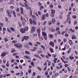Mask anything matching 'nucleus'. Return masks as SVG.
I'll list each match as a JSON object with an SVG mask.
<instances>
[{
	"instance_id": "412c9836",
	"label": "nucleus",
	"mask_w": 78,
	"mask_h": 78,
	"mask_svg": "<svg viewBox=\"0 0 78 78\" xmlns=\"http://www.w3.org/2000/svg\"><path fill=\"white\" fill-rule=\"evenodd\" d=\"M4 40L5 42H8V41H9L8 39V38H7L6 37L5 38Z\"/></svg>"
},
{
	"instance_id": "6e6d98bb",
	"label": "nucleus",
	"mask_w": 78,
	"mask_h": 78,
	"mask_svg": "<svg viewBox=\"0 0 78 78\" xmlns=\"http://www.w3.org/2000/svg\"><path fill=\"white\" fill-rule=\"evenodd\" d=\"M69 11H71V10H72V8L71 7H70L69 8Z\"/></svg>"
},
{
	"instance_id": "603ef678",
	"label": "nucleus",
	"mask_w": 78,
	"mask_h": 78,
	"mask_svg": "<svg viewBox=\"0 0 78 78\" xmlns=\"http://www.w3.org/2000/svg\"><path fill=\"white\" fill-rule=\"evenodd\" d=\"M28 71V72H29V73H31V70L29 69Z\"/></svg>"
},
{
	"instance_id": "a878e982",
	"label": "nucleus",
	"mask_w": 78,
	"mask_h": 78,
	"mask_svg": "<svg viewBox=\"0 0 78 78\" xmlns=\"http://www.w3.org/2000/svg\"><path fill=\"white\" fill-rule=\"evenodd\" d=\"M25 53L26 54H30V52L29 51H25Z\"/></svg>"
},
{
	"instance_id": "69168bd1",
	"label": "nucleus",
	"mask_w": 78,
	"mask_h": 78,
	"mask_svg": "<svg viewBox=\"0 0 78 78\" xmlns=\"http://www.w3.org/2000/svg\"><path fill=\"white\" fill-rule=\"evenodd\" d=\"M36 43L38 45H41V43L39 42H37Z\"/></svg>"
},
{
	"instance_id": "39448f33",
	"label": "nucleus",
	"mask_w": 78,
	"mask_h": 78,
	"mask_svg": "<svg viewBox=\"0 0 78 78\" xmlns=\"http://www.w3.org/2000/svg\"><path fill=\"white\" fill-rule=\"evenodd\" d=\"M67 22H69V21H70V15H67Z\"/></svg>"
},
{
	"instance_id": "0eeeda50",
	"label": "nucleus",
	"mask_w": 78,
	"mask_h": 78,
	"mask_svg": "<svg viewBox=\"0 0 78 78\" xmlns=\"http://www.w3.org/2000/svg\"><path fill=\"white\" fill-rule=\"evenodd\" d=\"M49 45H51V46H52V47H54V43H53V42H50L49 43Z\"/></svg>"
},
{
	"instance_id": "9b49d317",
	"label": "nucleus",
	"mask_w": 78,
	"mask_h": 78,
	"mask_svg": "<svg viewBox=\"0 0 78 78\" xmlns=\"http://www.w3.org/2000/svg\"><path fill=\"white\" fill-rule=\"evenodd\" d=\"M20 9L21 11V13L22 14H23V8L20 7Z\"/></svg>"
},
{
	"instance_id": "423d86ee",
	"label": "nucleus",
	"mask_w": 78,
	"mask_h": 78,
	"mask_svg": "<svg viewBox=\"0 0 78 78\" xmlns=\"http://www.w3.org/2000/svg\"><path fill=\"white\" fill-rule=\"evenodd\" d=\"M24 39H25V40L28 41V40L29 39V37H28V36H24Z\"/></svg>"
},
{
	"instance_id": "4be33fe9",
	"label": "nucleus",
	"mask_w": 78,
	"mask_h": 78,
	"mask_svg": "<svg viewBox=\"0 0 78 78\" xmlns=\"http://www.w3.org/2000/svg\"><path fill=\"white\" fill-rule=\"evenodd\" d=\"M24 47H26V48H27V47H28V45L27 44H24Z\"/></svg>"
},
{
	"instance_id": "f8f14e48",
	"label": "nucleus",
	"mask_w": 78,
	"mask_h": 78,
	"mask_svg": "<svg viewBox=\"0 0 78 78\" xmlns=\"http://www.w3.org/2000/svg\"><path fill=\"white\" fill-rule=\"evenodd\" d=\"M37 31L38 33H41V29L40 28H38Z\"/></svg>"
},
{
	"instance_id": "20e7f679",
	"label": "nucleus",
	"mask_w": 78,
	"mask_h": 78,
	"mask_svg": "<svg viewBox=\"0 0 78 78\" xmlns=\"http://www.w3.org/2000/svg\"><path fill=\"white\" fill-rule=\"evenodd\" d=\"M20 31L21 33H25V30L24 29H21Z\"/></svg>"
},
{
	"instance_id": "f257e3e1",
	"label": "nucleus",
	"mask_w": 78,
	"mask_h": 78,
	"mask_svg": "<svg viewBox=\"0 0 78 78\" xmlns=\"http://www.w3.org/2000/svg\"><path fill=\"white\" fill-rule=\"evenodd\" d=\"M14 45L16 47L18 48H20L22 47V45L18 43V44H14Z\"/></svg>"
},
{
	"instance_id": "bb28decb",
	"label": "nucleus",
	"mask_w": 78,
	"mask_h": 78,
	"mask_svg": "<svg viewBox=\"0 0 78 78\" xmlns=\"http://www.w3.org/2000/svg\"><path fill=\"white\" fill-rule=\"evenodd\" d=\"M7 31H8V32H9L10 33H11V31L9 28H7Z\"/></svg>"
},
{
	"instance_id": "f3484780",
	"label": "nucleus",
	"mask_w": 78,
	"mask_h": 78,
	"mask_svg": "<svg viewBox=\"0 0 78 78\" xmlns=\"http://www.w3.org/2000/svg\"><path fill=\"white\" fill-rule=\"evenodd\" d=\"M69 43L70 45H72L73 43L72 42V40H70L69 41Z\"/></svg>"
},
{
	"instance_id": "6ab92c4d",
	"label": "nucleus",
	"mask_w": 78,
	"mask_h": 78,
	"mask_svg": "<svg viewBox=\"0 0 78 78\" xmlns=\"http://www.w3.org/2000/svg\"><path fill=\"white\" fill-rule=\"evenodd\" d=\"M38 14H39V16H42V13L40 11H38Z\"/></svg>"
},
{
	"instance_id": "a19ab883",
	"label": "nucleus",
	"mask_w": 78,
	"mask_h": 78,
	"mask_svg": "<svg viewBox=\"0 0 78 78\" xmlns=\"http://www.w3.org/2000/svg\"><path fill=\"white\" fill-rule=\"evenodd\" d=\"M76 24H77V22H76V20H75L74 21V25H76Z\"/></svg>"
},
{
	"instance_id": "c03bdc74",
	"label": "nucleus",
	"mask_w": 78,
	"mask_h": 78,
	"mask_svg": "<svg viewBox=\"0 0 78 78\" xmlns=\"http://www.w3.org/2000/svg\"><path fill=\"white\" fill-rule=\"evenodd\" d=\"M51 16L52 17H54V13H51Z\"/></svg>"
},
{
	"instance_id": "ddd939ff",
	"label": "nucleus",
	"mask_w": 78,
	"mask_h": 78,
	"mask_svg": "<svg viewBox=\"0 0 78 78\" xmlns=\"http://www.w3.org/2000/svg\"><path fill=\"white\" fill-rule=\"evenodd\" d=\"M23 19L24 20V21H25V22H27L28 21V18H27L26 17H25L23 18Z\"/></svg>"
},
{
	"instance_id": "864d4df0",
	"label": "nucleus",
	"mask_w": 78,
	"mask_h": 78,
	"mask_svg": "<svg viewBox=\"0 0 78 78\" xmlns=\"http://www.w3.org/2000/svg\"><path fill=\"white\" fill-rule=\"evenodd\" d=\"M7 12L8 14H9V13H10V12L9 11V10H7Z\"/></svg>"
},
{
	"instance_id": "b1692460",
	"label": "nucleus",
	"mask_w": 78,
	"mask_h": 78,
	"mask_svg": "<svg viewBox=\"0 0 78 78\" xmlns=\"http://www.w3.org/2000/svg\"><path fill=\"white\" fill-rule=\"evenodd\" d=\"M41 47L43 48V49H45V46L44 45H41Z\"/></svg>"
},
{
	"instance_id": "ea45409f",
	"label": "nucleus",
	"mask_w": 78,
	"mask_h": 78,
	"mask_svg": "<svg viewBox=\"0 0 78 78\" xmlns=\"http://www.w3.org/2000/svg\"><path fill=\"white\" fill-rule=\"evenodd\" d=\"M6 66L7 67H9V62H7V63L6 65Z\"/></svg>"
},
{
	"instance_id": "bf43d9fd",
	"label": "nucleus",
	"mask_w": 78,
	"mask_h": 78,
	"mask_svg": "<svg viewBox=\"0 0 78 78\" xmlns=\"http://www.w3.org/2000/svg\"><path fill=\"white\" fill-rule=\"evenodd\" d=\"M26 7V9H27L28 10L29 9V7H28V5H27V6Z\"/></svg>"
},
{
	"instance_id": "c9c22d12",
	"label": "nucleus",
	"mask_w": 78,
	"mask_h": 78,
	"mask_svg": "<svg viewBox=\"0 0 78 78\" xmlns=\"http://www.w3.org/2000/svg\"><path fill=\"white\" fill-rule=\"evenodd\" d=\"M73 19H76V16L75 15H73Z\"/></svg>"
},
{
	"instance_id": "e2e57ef3",
	"label": "nucleus",
	"mask_w": 78,
	"mask_h": 78,
	"mask_svg": "<svg viewBox=\"0 0 78 78\" xmlns=\"http://www.w3.org/2000/svg\"><path fill=\"white\" fill-rule=\"evenodd\" d=\"M44 7L43 6H42L40 7V9H43L44 8Z\"/></svg>"
},
{
	"instance_id": "c85d7f7f",
	"label": "nucleus",
	"mask_w": 78,
	"mask_h": 78,
	"mask_svg": "<svg viewBox=\"0 0 78 78\" xmlns=\"http://www.w3.org/2000/svg\"><path fill=\"white\" fill-rule=\"evenodd\" d=\"M46 29V27H45L44 28H42V31H45V30Z\"/></svg>"
},
{
	"instance_id": "8fccbe9b",
	"label": "nucleus",
	"mask_w": 78,
	"mask_h": 78,
	"mask_svg": "<svg viewBox=\"0 0 78 78\" xmlns=\"http://www.w3.org/2000/svg\"><path fill=\"white\" fill-rule=\"evenodd\" d=\"M46 23H47V21H45L44 22V23H43V25H45V24H46Z\"/></svg>"
},
{
	"instance_id": "2f4dec72",
	"label": "nucleus",
	"mask_w": 78,
	"mask_h": 78,
	"mask_svg": "<svg viewBox=\"0 0 78 78\" xmlns=\"http://www.w3.org/2000/svg\"><path fill=\"white\" fill-rule=\"evenodd\" d=\"M50 50L51 52V53H53V49H52V48H50Z\"/></svg>"
},
{
	"instance_id": "9d476101",
	"label": "nucleus",
	"mask_w": 78,
	"mask_h": 78,
	"mask_svg": "<svg viewBox=\"0 0 78 78\" xmlns=\"http://www.w3.org/2000/svg\"><path fill=\"white\" fill-rule=\"evenodd\" d=\"M45 16H46V15L45 14L42 15L41 18L42 20H45Z\"/></svg>"
},
{
	"instance_id": "393cba45",
	"label": "nucleus",
	"mask_w": 78,
	"mask_h": 78,
	"mask_svg": "<svg viewBox=\"0 0 78 78\" xmlns=\"http://www.w3.org/2000/svg\"><path fill=\"white\" fill-rule=\"evenodd\" d=\"M56 74L53 75L52 76V78H56Z\"/></svg>"
},
{
	"instance_id": "7ed1b4c3",
	"label": "nucleus",
	"mask_w": 78,
	"mask_h": 78,
	"mask_svg": "<svg viewBox=\"0 0 78 78\" xmlns=\"http://www.w3.org/2000/svg\"><path fill=\"white\" fill-rule=\"evenodd\" d=\"M36 30V27H32L31 30V33H33Z\"/></svg>"
},
{
	"instance_id": "774afa93",
	"label": "nucleus",
	"mask_w": 78,
	"mask_h": 78,
	"mask_svg": "<svg viewBox=\"0 0 78 78\" xmlns=\"http://www.w3.org/2000/svg\"><path fill=\"white\" fill-rule=\"evenodd\" d=\"M3 62H4V64H5V63H6V61L4 59V60H3Z\"/></svg>"
},
{
	"instance_id": "dca6fc26",
	"label": "nucleus",
	"mask_w": 78,
	"mask_h": 78,
	"mask_svg": "<svg viewBox=\"0 0 78 78\" xmlns=\"http://www.w3.org/2000/svg\"><path fill=\"white\" fill-rule=\"evenodd\" d=\"M48 36H49L50 38H52L53 36L51 34H49Z\"/></svg>"
},
{
	"instance_id": "aec40b11",
	"label": "nucleus",
	"mask_w": 78,
	"mask_h": 78,
	"mask_svg": "<svg viewBox=\"0 0 78 78\" xmlns=\"http://www.w3.org/2000/svg\"><path fill=\"white\" fill-rule=\"evenodd\" d=\"M29 21L30 22V24H32L33 23V21H32V20H31V19H30V20H29Z\"/></svg>"
},
{
	"instance_id": "5fc2aeb1",
	"label": "nucleus",
	"mask_w": 78,
	"mask_h": 78,
	"mask_svg": "<svg viewBox=\"0 0 78 78\" xmlns=\"http://www.w3.org/2000/svg\"><path fill=\"white\" fill-rule=\"evenodd\" d=\"M37 34H33V36L34 37H36V36H37Z\"/></svg>"
},
{
	"instance_id": "3c124183",
	"label": "nucleus",
	"mask_w": 78,
	"mask_h": 78,
	"mask_svg": "<svg viewBox=\"0 0 78 78\" xmlns=\"http://www.w3.org/2000/svg\"><path fill=\"white\" fill-rule=\"evenodd\" d=\"M23 72H22V73H21L20 74V76H23Z\"/></svg>"
},
{
	"instance_id": "37998d69",
	"label": "nucleus",
	"mask_w": 78,
	"mask_h": 78,
	"mask_svg": "<svg viewBox=\"0 0 78 78\" xmlns=\"http://www.w3.org/2000/svg\"><path fill=\"white\" fill-rule=\"evenodd\" d=\"M69 58L70 59H74V58L72 56H70Z\"/></svg>"
},
{
	"instance_id": "680f3d73",
	"label": "nucleus",
	"mask_w": 78,
	"mask_h": 78,
	"mask_svg": "<svg viewBox=\"0 0 78 78\" xmlns=\"http://www.w3.org/2000/svg\"><path fill=\"white\" fill-rule=\"evenodd\" d=\"M44 70H47V66H45L44 69Z\"/></svg>"
},
{
	"instance_id": "1a4fd4ad",
	"label": "nucleus",
	"mask_w": 78,
	"mask_h": 78,
	"mask_svg": "<svg viewBox=\"0 0 78 78\" xmlns=\"http://www.w3.org/2000/svg\"><path fill=\"white\" fill-rule=\"evenodd\" d=\"M32 19H33V20H36V16L35 15H33L32 16Z\"/></svg>"
},
{
	"instance_id": "052dcab7",
	"label": "nucleus",
	"mask_w": 78,
	"mask_h": 78,
	"mask_svg": "<svg viewBox=\"0 0 78 78\" xmlns=\"http://www.w3.org/2000/svg\"><path fill=\"white\" fill-rule=\"evenodd\" d=\"M46 16L47 17H48V16H49L48 13H46Z\"/></svg>"
},
{
	"instance_id": "4468645a",
	"label": "nucleus",
	"mask_w": 78,
	"mask_h": 78,
	"mask_svg": "<svg viewBox=\"0 0 78 78\" xmlns=\"http://www.w3.org/2000/svg\"><path fill=\"white\" fill-rule=\"evenodd\" d=\"M13 14L14 16V17H16V12H15V11L14 10H13L12 11Z\"/></svg>"
},
{
	"instance_id": "49530a36",
	"label": "nucleus",
	"mask_w": 78,
	"mask_h": 78,
	"mask_svg": "<svg viewBox=\"0 0 78 78\" xmlns=\"http://www.w3.org/2000/svg\"><path fill=\"white\" fill-rule=\"evenodd\" d=\"M57 34H61V33L60 32V31L58 30L57 31Z\"/></svg>"
},
{
	"instance_id": "5701e85b",
	"label": "nucleus",
	"mask_w": 78,
	"mask_h": 78,
	"mask_svg": "<svg viewBox=\"0 0 78 78\" xmlns=\"http://www.w3.org/2000/svg\"><path fill=\"white\" fill-rule=\"evenodd\" d=\"M16 10L17 12H19L20 10L19 8H17V9H16Z\"/></svg>"
},
{
	"instance_id": "de8ad7c7",
	"label": "nucleus",
	"mask_w": 78,
	"mask_h": 78,
	"mask_svg": "<svg viewBox=\"0 0 78 78\" xmlns=\"http://www.w3.org/2000/svg\"><path fill=\"white\" fill-rule=\"evenodd\" d=\"M50 7L51 8H53V5H50Z\"/></svg>"
},
{
	"instance_id": "cd10ccee",
	"label": "nucleus",
	"mask_w": 78,
	"mask_h": 78,
	"mask_svg": "<svg viewBox=\"0 0 78 78\" xmlns=\"http://www.w3.org/2000/svg\"><path fill=\"white\" fill-rule=\"evenodd\" d=\"M11 30H12V31H15V29L12 27H11Z\"/></svg>"
},
{
	"instance_id": "6e6552de",
	"label": "nucleus",
	"mask_w": 78,
	"mask_h": 78,
	"mask_svg": "<svg viewBox=\"0 0 78 78\" xmlns=\"http://www.w3.org/2000/svg\"><path fill=\"white\" fill-rule=\"evenodd\" d=\"M2 57H4L6 56V54H5V52H3L1 55Z\"/></svg>"
},
{
	"instance_id": "58836bf2",
	"label": "nucleus",
	"mask_w": 78,
	"mask_h": 78,
	"mask_svg": "<svg viewBox=\"0 0 78 78\" xmlns=\"http://www.w3.org/2000/svg\"><path fill=\"white\" fill-rule=\"evenodd\" d=\"M48 23H49V25H51L52 24L51 22V21H49Z\"/></svg>"
},
{
	"instance_id": "e433bc0d",
	"label": "nucleus",
	"mask_w": 78,
	"mask_h": 78,
	"mask_svg": "<svg viewBox=\"0 0 78 78\" xmlns=\"http://www.w3.org/2000/svg\"><path fill=\"white\" fill-rule=\"evenodd\" d=\"M0 25L1 27H3V23H0Z\"/></svg>"
},
{
	"instance_id": "c756f323",
	"label": "nucleus",
	"mask_w": 78,
	"mask_h": 78,
	"mask_svg": "<svg viewBox=\"0 0 78 78\" xmlns=\"http://www.w3.org/2000/svg\"><path fill=\"white\" fill-rule=\"evenodd\" d=\"M24 5L25 6H26H26H28V4H27V3L26 2H24Z\"/></svg>"
},
{
	"instance_id": "a18cd8bd",
	"label": "nucleus",
	"mask_w": 78,
	"mask_h": 78,
	"mask_svg": "<svg viewBox=\"0 0 78 78\" xmlns=\"http://www.w3.org/2000/svg\"><path fill=\"white\" fill-rule=\"evenodd\" d=\"M38 53L40 54V53H42V51H38Z\"/></svg>"
},
{
	"instance_id": "338daca9",
	"label": "nucleus",
	"mask_w": 78,
	"mask_h": 78,
	"mask_svg": "<svg viewBox=\"0 0 78 78\" xmlns=\"http://www.w3.org/2000/svg\"><path fill=\"white\" fill-rule=\"evenodd\" d=\"M35 75H36V73L34 72L33 73L32 76H35Z\"/></svg>"
},
{
	"instance_id": "7c9ffc66",
	"label": "nucleus",
	"mask_w": 78,
	"mask_h": 78,
	"mask_svg": "<svg viewBox=\"0 0 78 78\" xmlns=\"http://www.w3.org/2000/svg\"><path fill=\"white\" fill-rule=\"evenodd\" d=\"M51 13L52 14H54L55 12V11L54 10H52L51 11Z\"/></svg>"
},
{
	"instance_id": "4c0bfd02",
	"label": "nucleus",
	"mask_w": 78,
	"mask_h": 78,
	"mask_svg": "<svg viewBox=\"0 0 78 78\" xmlns=\"http://www.w3.org/2000/svg\"><path fill=\"white\" fill-rule=\"evenodd\" d=\"M33 23L34 25H36V21H33Z\"/></svg>"
},
{
	"instance_id": "0e129e2a",
	"label": "nucleus",
	"mask_w": 78,
	"mask_h": 78,
	"mask_svg": "<svg viewBox=\"0 0 78 78\" xmlns=\"http://www.w3.org/2000/svg\"><path fill=\"white\" fill-rule=\"evenodd\" d=\"M20 5H21V6H23V7H24V5H23V4L22 3H20Z\"/></svg>"
},
{
	"instance_id": "09e8293b",
	"label": "nucleus",
	"mask_w": 78,
	"mask_h": 78,
	"mask_svg": "<svg viewBox=\"0 0 78 78\" xmlns=\"http://www.w3.org/2000/svg\"><path fill=\"white\" fill-rule=\"evenodd\" d=\"M3 31H5L6 30V28L5 27H4L3 29Z\"/></svg>"
},
{
	"instance_id": "13d9d810",
	"label": "nucleus",
	"mask_w": 78,
	"mask_h": 78,
	"mask_svg": "<svg viewBox=\"0 0 78 78\" xmlns=\"http://www.w3.org/2000/svg\"><path fill=\"white\" fill-rule=\"evenodd\" d=\"M51 65V62H49L48 63V66H50Z\"/></svg>"
},
{
	"instance_id": "a211bd4d",
	"label": "nucleus",
	"mask_w": 78,
	"mask_h": 78,
	"mask_svg": "<svg viewBox=\"0 0 78 78\" xmlns=\"http://www.w3.org/2000/svg\"><path fill=\"white\" fill-rule=\"evenodd\" d=\"M15 51H16V50H15V49L13 48L11 50L12 53H13V52H15Z\"/></svg>"
},
{
	"instance_id": "79ce46f5",
	"label": "nucleus",
	"mask_w": 78,
	"mask_h": 78,
	"mask_svg": "<svg viewBox=\"0 0 78 78\" xmlns=\"http://www.w3.org/2000/svg\"><path fill=\"white\" fill-rule=\"evenodd\" d=\"M56 31H57L58 30H59V28L58 27H57L56 28Z\"/></svg>"
},
{
	"instance_id": "473e14b6",
	"label": "nucleus",
	"mask_w": 78,
	"mask_h": 78,
	"mask_svg": "<svg viewBox=\"0 0 78 78\" xmlns=\"http://www.w3.org/2000/svg\"><path fill=\"white\" fill-rule=\"evenodd\" d=\"M8 16H9L10 17H11V13H9L8 14Z\"/></svg>"
},
{
	"instance_id": "f704fd0d",
	"label": "nucleus",
	"mask_w": 78,
	"mask_h": 78,
	"mask_svg": "<svg viewBox=\"0 0 78 78\" xmlns=\"http://www.w3.org/2000/svg\"><path fill=\"white\" fill-rule=\"evenodd\" d=\"M31 65H32V66H34V62H31Z\"/></svg>"
},
{
	"instance_id": "4d7b16f0",
	"label": "nucleus",
	"mask_w": 78,
	"mask_h": 78,
	"mask_svg": "<svg viewBox=\"0 0 78 78\" xmlns=\"http://www.w3.org/2000/svg\"><path fill=\"white\" fill-rule=\"evenodd\" d=\"M65 36H66V37H68V36H69V34H65Z\"/></svg>"
},
{
	"instance_id": "2eb2a0df",
	"label": "nucleus",
	"mask_w": 78,
	"mask_h": 78,
	"mask_svg": "<svg viewBox=\"0 0 78 78\" xmlns=\"http://www.w3.org/2000/svg\"><path fill=\"white\" fill-rule=\"evenodd\" d=\"M52 21L53 22V23H55L56 22V20L55 18H53L52 19Z\"/></svg>"
},
{
	"instance_id": "f03ea898",
	"label": "nucleus",
	"mask_w": 78,
	"mask_h": 78,
	"mask_svg": "<svg viewBox=\"0 0 78 78\" xmlns=\"http://www.w3.org/2000/svg\"><path fill=\"white\" fill-rule=\"evenodd\" d=\"M42 34L43 36V37L44 38L45 40L47 39V34L44 32H42Z\"/></svg>"
},
{
	"instance_id": "72a5a7b5",
	"label": "nucleus",
	"mask_w": 78,
	"mask_h": 78,
	"mask_svg": "<svg viewBox=\"0 0 78 78\" xmlns=\"http://www.w3.org/2000/svg\"><path fill=\"white\" fill-rule=\"evenodd\" d=\"M3 11V8H1L0 9V12H2Z\"/></svg>"
}]
</instances>
